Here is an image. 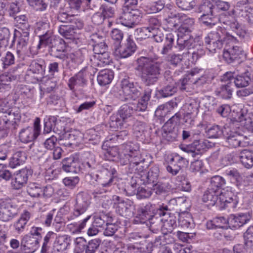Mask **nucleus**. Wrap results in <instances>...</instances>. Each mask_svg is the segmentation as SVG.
<instances>
[{
  "label": "nucleus",
  "instance_id": "nucleus-14",
  "mask_svg": "<svg viewBox=\"0 0 253 253\" xmlns=\"http://www.w3.org/2000/svg\"><path fill=\"white\" fill-rule=\"evenodd\" d=\"M223 132L224 137L230 147L237 148L244 146L245 142L243 141L244 137L242 135L236 131H231L229 128H224Z\"/></svg>",
  "mask_w": 253,
  "mask_h": 253
},
{
  "label": "nucleus",
  "instance_id": "nucleus-2",
  "mask_svg": "<svg viewBox=\"0 0 253 253\" xmlns=\"http://www.w3.org/2000/svg\"><path fill=\"white\" fill-rule=\"evenodd\" d=\"M136 70L140 72L141 79L146 85L154 84L160 78L163 62L150 57L141 56L136 61Z\"/></svg>",
  "mask_w": 253,
  "mask_h": 253
},
{
  "label": "nucleus",
  "instance_id": "nucleus-29",
  "mask_svg": "<svg viewBox=\"0 0 253 253\" xmlns=\"http://www.w3.org/2000/svg\"><path fill=\"white\" fill-rule=\"evenodd\" d=\"M63 169L69 172L78 173L80 171V164L74 157L64 159L62 162Z\"/></svg>",
  "mask_w": 253,
  "mask_h": 253
},
{
  "label": "nucleus",
  "instance_id": "nucleus-30",
  "mask_svg": "<svg viewBox=\"0 0 253 253\" xmlns=\"http://www.w3.org/2000/svg\"><path fill=\"white\" fill-rule=\"evenodd\" d=\"M29 32L30 31H17V32L20 34L16 50V53L18 57H20V56L24 53L25 51V49L26 48L29 42Z\"/></svg>",
  "mask_w": 253,
  "mask_h": 253
},
{
  "label": "nucleus",
  "instance_id": "nucleus-54",
  "mask_svg": "<svg viewBox=\"0 0 253 253\" xmlns=\"http://www.w3.org/2000/svg\"><path fill=\"white\" fill-rule=\"evenodd\" d=\"M173 41V36L172 34H169L167 35L166 41L161 51V54L164 55H167L171 50Z\"/></svg>",
  "mask_w": 253,
  "mask_h": 253
},
{
  "label": "nucleus",
  "instance_id": "nucleus-43",
  "mask_svg": "<svg viewBox=\"0 0 253 253\" xmlns=\"http://www.w3.org/2000/svg\"><path fill=\"white\" fill-rule=\"evenodd\" d=\"M51 54L61 59H63L65 55L62 52L64 51V46L60 41L53 40V43L50 46Z\"/></svg>",
  "mask_w": 253,
  "mask_h": 253
},
{
  "label": "nucleus",
  "instance_id": "nucleus-45",
  "mask_svg": "<svg viewBox=\"0 0 253 253\" xmlns=\"http://www.w3.org/2000/svg\"><path fill=\"white\" fill-rule=\"evenodd\" d=\"M178 39L177 40V48L179 50L187 49L193 48L194 46V40L193 38L187 39L186 37H183L182 35L177 34Z\"/></svg>",
  "mask_w": 253,
  "mask_h": 253
},
{
  "label": "nucleus",
  "instance_id": "nucleus-62",
  "mask_svg": "<svg viewBox=\"0 0 253 253\" xmlns=\"http://www.w3.org/2000/svg\"><path fill=\"white\" fill-rule=\"evenodd\" d=\"M191 215L188 213H181L179 215L178 223L182 227H189L191 225Z\"/></svg>",
  "mask_w": 253,
  "mask_h": 253
},
{
  "label": "nucleus",
  "instance_id": "nucleus-52",
  "mask_svg": "<svg viewBox=\"0 0 253 253\" xmlns=\"http://www.w3.org/2000/svg\"><path fill=\"white\" fill-rule=\"evenodd\" d=\"M215 7L211 2L206 0L199 6L198 11L201 14H215Z\"/></svg>",
  "mask_w": 253,
  "mask_h": 253
},
{
  "label": "nucleus",
  "instance_id": "nucleus-26",
  "mask_svg": "<svg viewBox=\"0 0 253 253\" xmlns=\"http://www.w3.org/2000/svg\"><path fill=\"white\" fill-rule=\"evenodd\" d=\"M57 19L63 23H73L72 26H76L78 29H82L84 26L83 21L77 16L68 14L64 11H59L57 16Z\"/></svg>",
  "mask_w": 253,
  "mask_h": 253
},
{
  "label": "nucleus",
  "instance_id": "nucleus-50",
  "mask_svg": "<svg viewBox=\"0 0 253 253\" xmlns=\"http://www.w3.org/2000/svg\"><path fill=\"white\" fill-rule=\"evenodd\" d=\"M8 121V120L3 117L2 115L0 116V138L7 136L9 130L13 129L11 126V124L7 122Z\"/></svg>",
  "mask_w": 253,
  "mask_h": 253
},
{
  "label": "nucleus",
  "instance_id": "nucleus-20",
  "mask_svg": "<svg viewBox=\"0 0 253 253\" xmlns=\"http://www.w3.org/2000/svg\"><path fill=\"white\" fill-rule=\"evenodd\" d=\"M251 217L249 213L231 214L228 219V223L230 228L237 229L250 221Z\"/></svg>",
  "mask_w": 253,
  "mask_h": 253
},
{
  "label": "nucleus",
  "instance_id": "nucleus-59",
  "mask_svg": "<svg viewBox=\"0 0 253 253\" xmlns=\"http://www.w3.org/2000/svg\"><path fill=\"white\" fill-rule=\"evenodd\" d=\"M224 129H221L218 126H211L207 130V133L210 138H218L222 134L224 136Z\"/></svg>",
  "mask_w": 253,
  "mask_h": 253
},
{
  "label": "nucleus",
  "instance_id": "nucleus-58",
  "mask_svg": "<svg viewBox=\"0 0 253 253\" xmlns=\"http://www.w3.org/2000/svg\"><path fill=\"white\" fill-rule=\"evenodd\" d=\"M177 6L184 10H189L195 6V0H176Z\"/></svg>",
  "mask_w": 253,
  "mask_h": 253
},
{
  "label": "nucleus",
  "instance_id": "nucleus-23",
  "mask_svg": "<svg viewBox=\"0 0 253 253\" xmlns=\"http://www.w3.org/2000/svg\"><path fill=\"white\" fill-rule=\"evenodd\" d=\"M152 89L150 87L145 89L144 93L141 99L137 103L130 104L132 108L133 111L143 112L147 108L148 102L150 100Z\"/></svg>",
  "mask_w": 253,
  "mask_h": 253
},
{
  "label": "nucleus",
  "instance_id": "nucleus-49",
  "mask_svg": "<svg viewBox=\"0 0 253 253\" xmlns=\"http://www.w3.org/2000/svg\"><path fill=\"white\" fill-rule=\"evenodd\" d=\"M28 4L37 11H43L46 9L48 0H27Z\"/></svg>",
  "mask_w": 253,
  "mask_h": 253
},
{
  "label": "nucleus",
  "instance_id": "nucleus-47",
  "mask_svg": "<svg viewBox=\"0 0 253 253\" xmlns=\"http://www.w3.org/2000/svg\"><path fill=\"white\" fill-rule=\"evenodd\" d=\"M16 26L19 31H30V26L28 18L25 15H21L14 17Z\"/></svg>",
  "mask_w": 253,
  "mask_h": 253
},
{
  "label": "nucleus",
  "instance_id": "nucleus-37",
  "mask_svg": "<svg viewBox=\"0 0 253 253\" xmlns=\"http://www.w3.org/2000/svg\"><path fill=\"white\" fill-rule=\"evenodd\" d=\"M28 180V173L26 169H21L15 175L14 180L12 183L16 189H19L26 183Z\"/></svg>",
  "mask_w": 253,
  "mask_h": 253
},
{
  "label": "nucleus",
  "instance_id": "nucleus-48",
  "mask_svg": "<svg viewBox=\"0 0 253 253\" xmlns=\"http://www.w3.org/2000/svg\"><path fill=\"white\" fill-rule=\"evenodd\" d=\"M70 237L67 235L59 236L55 242V247L58 251L66 250L70 244Z\"/></svg>",
  "mask_w": 253,
  "mask_h": 253
},
{
  "label": "nucleus",
  "instance_id": "nucleus-42",
  "mask_svg": "<svg viewBox=\"0 0 253 253\" xmlns=\"http://www.w3.org/2000/svg\"><path fill=\"white\" fill-rule=\"evenodd\" d=\"M226 184L225 180L219 175L212 176L210 180L209 188L217 192H223L221 189Z\"/></svg>",
  "mask_w": 253,
  "mask_h": 253
},
{
  "label": "nucleus",
  "instance_id": "nucleus-12",
  "mask_svg": "<svg viewBox=\"0 0 253 253\" xmlns=\"http://www.w3.org/2000/svg\"><path fill=\"white\" fill-rule=\"evenodd\" d=\"M136 48L134 42L128 38L123 46L120 47V45H115L114 53L118 58H125L130 56L135 52Z\"/></svg>",
  "mask_w": 253,
  "mask_h": 253
},
{
  "label": "nucleus",
  "instance_id": "nucleus-39",
  "mask_svg": "<svg viewBox=\"0 0 253 253\" xmlns=\"http://www.w3.org/2000/svg\"><path fill=\"white\" fill-rule=\"evenodd\" d=\"M240 160L242 165L247 169L253 167V152L248 149L241 151L240 154Z\"/></svg>",
  "mask_w": 253,
  "mask_h": 253
},
{
  "label": "nucleus",
  "instance_id": "nucleus-24",
  "mask_svg": "<svg viewBox=\"0 0 253 253\" xmlns=\"http://www.w3.org/2000/svg\"><path fill=\"white\" fill-rule=\"evenodd\" d=\"M46 64L44 59L38 58L33 60L29 67V70L32 73L37 75L40 79L44 77Z\"/></svg>",
  "mask_w": 253,
  "mask_h": 253
},
{
  "label": "nucleus",
  "instance_id": "nucleus-10",
  "mask_svg": "<svg viewBox=\"0 0 253 253\" xmlns=\"http://www.w3.org/2000/svg\"><path fill=\"white\" fill-rule=\"evenodd\" d=\"M17 213V207L10 200L0 201V220L4 222L8 221Z\"/></svg>",
  "mask_w": 253,
  "mask_h": 253
},
{
  "label": "nucleus",
  "instance_id": "nucleus-40",
  "mask_svg": "<svg viewBox=\"0 0 253 253\" xmlns=\"http://www.w3.org/2000/svg\"><path fill=\"white\" fill-rule=\"evenodd\" d=\"M26 159V155L24 152L17 151L10 159L9 166L11 168H15L17 166L22 165L25 162Z\"/></svg>",
  "mask_w": 253,
  "mask_h": 253
},
{
  "label": "nucleus",
  "instance_id": "nucleus-33",
  "mask_svg": "<svg viewBox=\"0 0 253 253\" xmlns=\"http://www.w3.org/2000/svg\"><path fill=\"white\" fill-rule=\"evenodd\" d=\"M39 135L33 127L28 126L22 129L19 132V138L21 142L25 143L35 140Z\"/></svg>",
  "mask_w": 253,
  "mask_h": 253
},
{
  "label": "nucleus",
  "instance_id": "nucleus-8",
  "mask_svg": "<svg viewBox=\"0 0 253 253\" xmlns=\"http://www.w3.org/2000/svg\"><path fill=\"white\" fill-rule=\"evenodd\" d=\"M123 12L119 17V22L128 28L138 24L142 17V13L137 8H123Z\"/></svg>",
  "mask_w": 253,
  "mask_h": 253
},
{
  "label": "nucleus",
  "instance_id": "nucleus-35",
  "mask_svg": "<svg viewBox=\"0 0 253 253\" xmlns=\"http://www.w3.org/2000/svg\"><path fill=\"white\" fill-rule=\"evenodd\" d=\"M10 31L6 27H0V57L5 52L8 45Z\"/></svg>",
  "mask_w": 253,
  "mask_h": 253
},
{
  "label": "nucleus",
  "instance_id": "nucleus-22",
  "mask_svg": "<svg viewBox=\"0 0 253 253\" xmlns=\"http://www.w3.org/2000/svg\"><path fill=\"white\" fill-rule=\"evenodd\" d=\"M139 178L144 184H154L157 182L159 168L157 166L152 167L148 172L141 171Z\"/></svg>",
  "mask_w": 253,
  "mask_h": 253
},
{
  "label": "nucleus",
  "instance_id": "nucleus-56",
  "mask_svg": "<svg viewBox=\"0 0 253 253\" xmlns=\"http://www.w3.org/2000/svg\"><path fill=\"white\" fill-rule=\"evenodd\" d=\"M101 242V240L98 238L90 240L86 245L85 253H95L98 249Z\"/></svg>",
  "mask_w": 253,
  "mask_h": 253
},
{
  "label": "nucleus",
  "instance_id": "nucleus-51",
  "mask_svg": "<svg viewBox=\"0 0 253 253\" xmlns=\"http://www.w3.org/2000/svg\"><path fill=\"white\" fill-rule=\"evenodd\" d=\"M28 193L33 197H38L42 195V187L38 183H30L27 188Z\"/></svg>",
  "mask_w": 253,
  "mask_h": 253
},
{
  "label": "nucleus",
  "instance_id": "nucleus-61",
  "mask_svg": "<svg viewBox=\"0 0 253 253\" xmlns=\"http://www.w3.org/2000/svg\"><path fill=\"white\" fill-rule=\"evenodd\" d=\"M56 121L57 118L54 116H49L48 119L44 120L43 133H48L51 130L53 131Z\"/></svg>",
  "mask_w": 253,
  "mask_h": 253
},
{
  "label": "nucleus",
  "instance_id": "nucleus-16",
  "mask_svg": "<svg viewBox=\"0 0 253 253\" xmlns=\"http://www.w3.org/2000/svg\"><path fill=\"white\" fill-rule=\"evenodd\" d=\"M169 74V71L165 72L164 77L167 84L159 91L160 95L163 97L172 96L177 91V84Z\"/></svg>",
  "mask_w": 253,
  "mask_h": 253
},
{
  "label": "nucleus",
  "instance_id": "nucleus-36",
  "mask_svg": "<svg viewBox=\"0 0 253 253\" xmlns=\"http://www.w3.org/2000/svg\"><path fill=\"white\" fill-rule=\"evenodd\" d=\"M114 78V73L109 69L101 70L97 76V82L102 86L109 84Z\"/></svg>",
  "mask_w": 253,
  "mask_h": 253
},
{
  "label": "nucleus",
  "instance_id": "nucleus-64",
  "mask_svg": "<svg viewBox=\"0 0 253 253\" xmlns=\"http://www.w3.org/2000/svg\"><path fill=\"white\" fill-rule=\"evenodd\" d=\"M215 14H203L199 18L200 21L207 26H212L215 24Z\"/></svg>",
  "mask_w": 253,
  "mask_h": 253
},
{
  "label": "nucleus",
  "instance_id": "nucleus-1",
  "mask_svg": "<svg viewBox=\"0 0 253 253\" xmlns=\"http://www.w3.org/2000/svg\"><path fill=\"white\" fill-rule=\"evenodd\" d=\"M108 155L111 157H118L121 165L128 164L130 173H139L138 167L145 162L146 159L140 153L139 146L137 144L129 143L122 146V151L120 153L117 147L110 148L107 150Z\"/></svg>",
  "mask_w": 253,
  "mask_h": 253
},
{
  "label": "nucleus",
  "instance_id": "nucleus-18",
  "mask_svg": "<svg viewBox=\"0 0 253 253\" xmlns=\"http://www.w3.org/2000/svg\"><path fill=\"white\" fill-rule=\"evenodd\" d=\"M211 146V143L206 139L195 140L189 146L182 148L184 151L190 153L193 157L200 154L202 150H206Z\"/></svg>",
  "mask_w": 253,
  "mask_h": 253
},
{
  "label": "nucleus",
  "instance_id": "nucleus-27",
  "mask_svg": "<svg viewBox=\"0 0 253 253\" xmlns=\"http://www.w3.org/2000/svg\"><path fill=\"white\" fill-rule=\"evenodd\" d=\"M31 217V213L29 211H24L20 217L13 223V226L15 232L19 234L23 233Z\"/></svg>",
  "mask_w": 253,
  "mask_h": 253
},
{
  "label": "nucleus",
  "instance_id": "nucleus-19",
  "mask_svg": "<svg viewBox=\"0 0 253 253\" xmlns=\"http://www.w3.org/2000/svg\"><path fill=\"white\" fill-rule=\"evenodd\" d=\"M0 112L2 113L3 117L5 118L8 121L7 122L11 124V126L14 129L17 128V123L21 119V114L20 110L16 108H1Z\"/></svg>",
  "mask_w": 253,
  "mask_h": 253
},
{
  "label": "nucleus",
  "instance_id": "nucleus-21",
  "mask_svg": "<svg viewBox=\"0 0 253 253\" xmlns=\"http://www.w3.org/2000/svg\"><path fill=\"white\" fill-rule=\"evenodd\" d=\"M39 238L25 235L21 240V246L27 253H33L39 247Z\"/></svg>",
  "mask_w": 253,
  "mask_h": 253
},
{
  "label": "nucleus",
  "instance_id": "nucleus-53",
  "mask_svg": "<svg viewBox=\"0 0 253 253\" xmlns=\"http://www.w3.org/2000/svg\"><path fill=\"white\" fill-rule=\"evenodd\" d=\"M251 81L250 77L246 73L244 74L237 76L234 79V83L237 87H244L247 86Z\"/></svg>",
  "mask_w": 253,
  "mask_h": 253
},
{
  "label": "nucleus",
  "instance_id": "nucleus-57",
  "mask_svg": "<svg viewBox=\"0 0 253 253\" xmlns=\"http://www.w3.org/2000/svg\"><path fill=\"white\" fill-rule=\"evenodd\" d=\"M108 218L109 216L104 213L97 214L94 216V219L92 223L94 226L97 227L104 228V226L106 225L108 221Z\"/></svg>",
  "mask_w": 253,
  "mask_h": 253
},
{
  "label": "nucleus",
  "instance_id": "nucleus-41",
  "mask_svg": "<svg viewBox=\"0 0 253 253\" xmlns=\"http://www.w3.org/2000/svg\"><path fill=\"white\" fill-rule=\"evenodd\" d=\"M219 194V192L208 188L202 197V201L208 203L210 206H213L218 200Z\"/></svg>",
  "mask_w": 253,
  "mask_h": 253
},
{
  "label": "nucleus",
  "instance_id": "nucleus-11",
  "mask_svg": "<svg viewBox=\"0 0 253 253\" xmlns=\"http://www.w3.org/2000/svg\"><path fill=\"white\" fill-rule=\"evenodd\" d=\"M90 202L88 196L84 193H79L77 195L76 202L74 206L73 215L78 217L85 213L88 209Z\"/></svg>",
  "mask_w": 253,
  "mask_h": 253
},
{
  "label": "nucleus",
  "instance_id": "nucleus-4",
  "mask_svg": "<svg viewBox=\"0 0 253 253\" xmlns=\"http://www.w3.org/2000/svg\"><path fill=\"white\" fill-rule=\"evenodd\" d=\"M225 30L221 27H219L216 30L210 32L205 38V42L206 43L207 48L211 51L213 52L216 48L220 49L223 42L226 40L234 41L235 38L231 35H225Z\"/></svg>",
  "mask_w": 253,
  "mask_h": 253
},
{
  "label": "nucleus",
  "instance_id": "nucleus-44",
  "mask_svg": "<svg viewBox=\"0 0 253 253\" xmlns=\"http://www.w3.org/2000/svg\"><path fill=\"white\" fill-rule=\"evenodd\" d=\"M133 202L129 200H122L119 202L117 207V211L122 215H129L131 211Z\"/></svg>",
  "mask_w": 253,
  "mask_h": 253
},
{
  "label": "nucleus",
  "instance_id": "nucleus-6",
  "mask_svg": "<svg viewBox=\"0 0 253 253\" xmlns=\"http://www.w3.org/2000/svg\"><path fill=\"white\" fill-rule=\"evenodd\" d=\"M133 113L132 108L129 104H124L120 107L115 114L110 117V126L111 127L118 128L121 127L130 118Z\"/></svg>",
  "mask_w": 253,
  "mask_h": 253
},
{
  "label": "nucleus",
  "instance_id": "nucleus-5",
  "mask_svg": "<svg viewBox=\"0 0 253 253\" xmlns=\"http://www.w3.org/2000/svg\"><path fill=\"white\" fill-rule=\"evenodd\" d=\"M121 85L123 94H116V96L121 101L135 100L140 96L141 87L136 83L132 82L129 78L123 79Z\"/></svg>",
  "mask_w": 253,
  "mask_h": 253
},
{
  "label": "nucleus",
  "instance_id": "nucleus-34",
  "mask_svg": "<svg viewBox=\"0 0 253 253\" xmlns=\"http://www.w3.org/2000/svg\"><path fill=\"white\" fill-rule=\"evenodd\" d=\"M224 18H227L229 19L230 17L228 16H227L225 14H221L218 18V21L220 23H222L226 25L229 26L233 31H236L235 32H236L237 35H238L240 37H244L246 34L245 32L243 31H240L239 30L240 26L237 21H234V20L233 21H232V20H224Z\"/></svg>",
  "mask_w": 253,
  "mask_h": 253
},
{
  "label": "nucleus",
  "instance_id": "nucleus-28",
  "mask_svg": "<svg viewBox=\"0 0 253 253\" xmlns=\"http://www.w3.org/2000/svg\"><path fill=\"white\" fill-rule=\"evenodd\" d=\"M154 207L150 203L138 208L136 211V217L140 220V222L144 223L150 219L153 215Z\"/></svg>",
  "mask_w": 253,
  "mask_h": 253
},
{
  "label": "nucleus",
  "instance_id": "nucleus-15",
  "mask_svg": "<svg viewBox=\"0 0 253 253\" xmlns=\"http://www.w3.org/2000/svg\"><path fill=\"white\" fill-rule=\"evenodd\" d=\"M49 25L47 23L39 22L38 24L37 30L39 33L40 45H49L53 43L52 32L47 30Z\"/></svg>",
  "mask_w": 253,
  "mask_h": 253
},
{
  "label": "nucleus",
  "instance_id": "nucleus-17",
  "mask_svg": "<svg viewBox=\"0 0 253 253\" xmlns=\"http://www.w3.org/2000/svg\"><path fill=\"white\" fill-rule=\"evenodd\" d=\"M86 68L81 70L75 76L69 80L68 86L70 89L76 90L80 87H83L87 83Z\"/></svg>",
  "mask_w": 253,
  "mask_h": 253
},
{
  "label": "nucleus",
  "instance_id": "nucleus-31",
  "mask_svg": "<svg viewBox=\"0 0 253 253\" xmlns=\"http://www.w3.org/2000/svg\"><path fill=\"white\" fill-rule=\"evenodd\" d=\"M92 66L93 67H102L108 65L111 61L110 54L108 51L97 55H94L90 58Z\"/></svg>",
  "mask_w": 253,
  "mask_h": 253
},
{
  "label": "nucleus",
  "instance_id": "nucleus-25",
  "mask_svg": "<svg viewBox=\"0 0 253 253\" xmlns=\"http://www.w3.org/2000/svg\"><path fill=\"white\" fill-rule=\"evenodd\" d=\"M136 185V183L134 182L130 186H128L126 193L130 196L136 194L137 198L139 199L148 198L151 196L152 194L151 188H146V187H139L136 193L135 187Z\"/></svg>",
  "mask_w": 253,
  "mask_h": 253
},
{
  "label": "nucleus",
  "instance_id": "nucleus-46",
  "mask_svg": "<svg viewBox=\"0 0 253 253\" xmlns=\"http://www.w3.org/2000/svg\"><path fill=\"white\" fill-rule=\"evenodd\" d=\"M231 85V83L221 85L215 91V94L224 99L230 98L233 92Z\"/></svg>",
  "mask_w": 253,
  "mask_h": 253
},
{
  "label": "nucleus",
  "instance_id": "nucleus-32",
  "mask_svg": "<svg viewBox=\"0 0 253 253\" xmlns=\"http://www.w3.org/2000/svg\"><path fill=\"white\" fill-rule=\"evenodd\" d=\"M230 195H232V193L228 192H220L218 200L222 208L234 209L236 207L237 201L230 197Z\"/></svg>",
  "mask_w": 253,
  "mask_h": 253
},
{
  "label": "nucleus",
  "instance_id": "nucleus-7",
  "mask_svg": "<svg viewBox=\"0 0 253 253\" xmlns=\"http://www.w3.org/2000/svg\"><path fill=\"white\" fill-rule=\"evenodd\" d=\"M156 215L162 217L163 233L164 234L171 233L176 226V218L169 212L167 206H160L157 211Z\"/></svg>",
  "mask_w": 253,
  "mask_h": 253
},
{
  "label": "nucleus",
  "instance_id": "nucleus-60",
  "mask_svg": "<svg viewBox=\"0 0 253 253\" xmlns=\"http://www.w3.org/2000/svg\"><path fill=\"white\" fill-rule=\"evenodd\" d=\"M19 58L18 55L17 57H15L14 55L10 52H7L5 55V56L2 57L1 59L2 64L3 67L4 68H6L8 66L14 64L15 63V61L17 58Z\"/></svg>",
  "mask_w": 253,
  "mask_h": 253
},
{
  "label": "nucleus",
  "instance_id": "nucleus-3",
  "mask_svg": "<svg viewBox=\"0 0 253 253\" xmlns=\"http://www.w3.org/2000/svg\"><path fill=\"white\" fill-rule=\"evenodd\" d=\"M168 27L171 30L177 31L182 35L191 32L194 24V19L184 14L171 13L167 19Z\"/></svg>",
  "mask_w": 253,
  "mask_h": 253
},
{
  "label": "nucleus",
  "instance_id": "nucleus-55",
  "mask_svg": "<svg viewBox=\"0 0 253 253\" xmlns=\"http://www.w3.org/2000/svg\"><path fill=\"white\" fill-rule=\"evenodd\" d=\"M161 218L157 216H153L148 220L149 221L150 229L153 232H156L160 229L162 230V221Z\"/></svg>",
  "mask_w": 253,
  "mask_h": 253
},
{
  "label": "nucleus",
  "instance_id": "nucleus-63",
  "mask_svg": "<svg viewBox=\"0 0 253 253\" xmlns=\"http://www.w3.org/2000/svg\"><path fill=\"white\" fill-rule=\"evenodd\" d=\"M245 244L248 247L253 246V225L250 226L244 234Z\"/></svg>",
  "mask_w": 253,
  "mask_h": 253
},
{
  "label": "nucleus",
  "instance_id": "nucleus-9",
  "mask_svg": "<svg viewBox=\"0 0 253 253\" xmlns=\"http://www.w3.org/2000/svg\"><path fill=\"white\" fill-rule=\"evenodd\" d=\"M116 173L117 171L114 168L109 166L103 167L95 175V180L98 181L103 187L108 188L112 185Z\"/></svg>",
  "mask_w": 253,
  "mask_h": 253
},
{
  "label": "nucleus",
  "instance_id": "nucleus-38",
  "mask_svg": "<svg viewBox=\"0 0 253 253\" xmlns=\"http://www.w3.org/2000/svg\"><path fill=\"white\" fill-rule=\"evenodd\" d=\"M73 23L69 25H61L58 29V32L61 35L67 39L72 40L75 38L76 29L77 27L72 26Z\"/></svg>",
  "mask_w": 253,
  "mask_h": 253
},
{
  "label": "nucleus",
  "instance_id": "nucleus-13",
  "mask_svg": "<svg viewBox=\"0 0 253 253\" xmlns=\"http://www.w3.org/2000/svg\"><path fill=\"white\" fill-rule=\"evenodd\" d=\"M223 58L228 63L234 62L240 63V60L245 58V54L242 48L237 45H233L223 52Z\"/></svg>",
  "mask_w": 253,
  "mask_h": 253
}]
</instances>
